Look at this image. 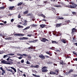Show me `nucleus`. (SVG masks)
I'll return each mask as SVG.
<instances>
[{"instance_id":"obj_1","label":"nucleus","mask_w":77,"mask_h":77,"mask_svg":"<svg viewBox=\"0 0 77 77\" xmlns=\"http://www.w3.org/2000/svg\"><path fill=\"white\" fill-rule=\"evenodd\" d=\"M70 5H68L66 6L67 8H71V9H75L76 7H77V5L75 4L74 2H69Z\"/></svg>"},{"instance_id":"obj_2","label":"nucleus","mask_w":77,"mask_h":77,"mask_svg":"<svg viewBox=\"0 0 77 77\" xmlns=\"http://www.w3.org/2000/svg\"><path fill=\"white\" fill-rule=\"evenodd\" d=\"M42 72H48V70H47V67L46 66H44L42 67Z\"/></svg>"},{"instance_id":"obj_3","label":"nucleus","mask_w":77,"mask_h":77,"mask_svg":"<svg viewBox=\"0 0 77 77\" xmlns=\"http://www.w3.org/2000/svg\"><path fill=\"white\" fill-rule=\"evenodd\" d=\"M40 40L42 42H45L46 41H48V40L47 39L45 38H40Z\"/></svg>"},{"instance_id":"obj_4","label":"nucleus","mask_w":77,"mask_h":77,"mask_svg":"<svg viewBox=\"0 0 77 77\" xmlns=\"http://www.w3.org/2000/svg\"><path fill=\"white\" fill-rule=\"evenodd\" d=\"M38 57H40V58H41V59H42V60H44V59H45V56L42 54H41V55H39Z\"/></svg>"},{"instance_id":"obj_5","label":"nucleus","mask_w":77,"mask_h":77,"mask_svg":"<svg viewBox=\"0 0 77 77\" xmlns=\"http://www.w3.org/2000/svg\"><path fill=\"white\" fill-rule=\"evenodd\" d=\"M14 35L17 36H24L25 35L22 34H14Z\"/></svg>"},{"instance_id":"obj_6","label":"nucleus","mask_w":77,"mask_h":77,"mask_svg":"<svg viewBox=\"0 0 77 77\" xmlns=\"http://www.w3.org/2000/svg\"><path fill=\"white\" fill-rule=\"evenodd\" d=\"M55 18L57 20H63V19H64V18H63V17H60V16H56L55 17Z\"/></svg>"},{"instance_id":"obj_7","label":"nucleus","mask_w":77,"mask_h":77,"mask_svg":"<svg viewBox=\"0 0 77 77\" xmlns=\"http://www.w3.org/2000/svg\"><path fill=\"white\" fill-rule=\"evenodd\" d=\"M77 30L75 29V28H73L72 29V32L71 33L72 34V35H74V32H77Z\"/></svg>"},{"instance_id":"obj_8","label":"nucleus","mask_w":77,"mask_h":77,"mask_svg":"<svg viewBox=\"0 0 77 77\" xmlns=\"http://www.w3.org/2000/svg\"><path fill=\"white\" fill-rule=\"evenodd\" d=\"M14 6H10L8 8L9 10H10V11H13V10H15V9H14Z\"/></svg>"},{"instance_id":"obj_9","label":"nucleus","mask_w":77,"mask_h":77,"mask_svg":"<svg viewBox=\"0 0 77 77\" xmlns=\"http://www.w3.org/2000/svg\"><path fill=\"white\" fill-rule=\"evenodd\" d=\"M65 22L66 23L63 24L62 25L63 26V25H66V24H69V23H70V20H68L67 21H65Z\"/></svg>"},{"instance_id":"obj_10","label":"nucleus","mask_w":77,"mask_h":77,"mask_svg":"<svg viewBox=\"0 0 77 77\" xmlns=\"http://www.w3.org/2000/svg\"><path fill=\"white\" fill-rule=\"evenodd\" d=\"M19 39L20 40H24V39H28L29 38L28 37H23V38H20Z\"/></svg>"},{"instance_id":"obj_11","label":"nucleus","mask_w":77,"mask_h":77,"mask_svg":"<svg viewBox=\"0 0 77 77\" xmlns=\"http://www.w3.org/2000/svg\"><path fill=\"white\" fill-rule=\"evenodd\" d=\"M17 54V55H19V56H22V57H23V56H25L26 57L28 56L26 54Z\"/></svg>"},{"instance_id":"obj_12","label":"nucleus","mask_w":77,"mask_h":77,"mask_svg":"<svg viewBox=\"0 0 77 77\" xmlns=\"http://www.w3.org/2000/svg\"><path fill=\"white\" fill-rule=\"evenodd\" d=\"M60 63L61 64V65H65V63H64V62H63V61L62 60H60Z\"/></svg>"},{"instance_id":"obj_13","label":"nucleus","mask_w":77,"mask_h":77,"mask_svg":"<svg viewBox=\"0 0 77 77\" xmlns=\"http://www.w3.org/2000/svg\"><path fill=\"white\" fill-rule=\"evenodd\" d=\"M59 70L58 69H56L54 71L55 72V74L56 75H58V74L59 73Z\"/></svg>"},{"instance_id":"obj_14","label":"nucleus","mask_w":77,"mask_h":77,"mask_svg":"<svg viewBox=\"0 0 77 77\" xmlns=\"http://www.w3.org/2000/svg\"><path fill=\"white\" fill-rule=\"evenodd\" d=\"M35 66H33V65H32L30 66L31 67H34V68H39V65H36Z\"/></svg>"},{"instance_id":"obj_15","label":"nucleus","mask_w":77,"mask_h":77,"mask_svg":"<svg viewBox=\"0 0 77 77\" xmlns=\"http://www.w3.org/2000/svg\"><path fill=\"white\" fill-rule=\"evenodd\" d=\"M26 16H27V17H29V16H30V18H33V15H32V14H27L26 15Z\"/></svg>"},{"instance_id":"obj_16","label":"nucleus","mask_w":77,"mask_h":77,"mask_svg":"<svg viewBox=\"0 0 77 77\" xmlns=\"http://www.w3.org/2000/svg\"><path fill=\"white\" fill-rule=\"evenodd\" d=\"M61 26H62V23L57 24L56 25V27H60Z\"/></svg>"},{"instance_id":"obj_17","label":"nucleus","mask_w":77,"mask_h":77,"mask_svg":"<svg viewBox=\"0 0 77 77\" xmlns=\"http://www.w3.org/2000/svg\"><path fill=\"white\" fill-rule=\"evenodd\" d=\"M24 24H23V25L25 26H26V25H27V21H26V20H24Z\"/></svg>"},{"instance_id":"obj_18","label":"nucleus","mask_w":77,"mask_h":77,"mask_svg":"<svg viewBox=\"0 0 77 77\" xmlns=\"http://www.w3.org/2000/svg\"><path fill=\"white\" fill-rule=\"evenodd\" d=\"M39 16L40 17H43L44 18H45V15H44L43 14H39Z\"/></svg>"},{"instance_id":"obj_19","label":"nucleus","mask_w":77,"mask_h":77,"mask_svg":"<svg viewBox=\"0 0 77 77\" xmlns=\"http://www.w3.org/2000/svg\"><path fill=\"white\" fill-rule=\"evenodd\" d=\"M6 62H7V61H6L5 60H3L1 61V63H3L4 64H6Z\"/></svg>"},{"instance_id":"obj_20","label":"nucleus","mask_w":77,"mask_h":77,"mask_svg":"<svg viewBox=\"0 0 77 77\" xmlns=\"http://www.w3.org/2000/svg\"><path fill=\"white\" fill-rule=\"evenodd\" d=\"M49 9L51 11H52L53 12L55 11V8H51Z\"/></svg>"},{"instance_id":"obj_21","label":"nucleus","mask_w":77,"mask_h":77,"mask_svg":"<svg viewBox=\"0 0 77 77\" xmlns=\"http://www.w3.org/2000/svg\"><path fill=\"white\" fill-rule=\"evenodd\" d=\"M52 44H59V43H58V42H56V41H54L52 40Z\"/></svg>"},{"instance_id":"obj_22","label":"nucleus","mask_w":77,"mask_h":77,"mask_svg":"<svg viewBox=\"0 0 77 77\" xmlns=\"http://www.w3.org/2000/svg\"><path fill=\"white\" fill-rule=\"evenodd\" d=\"M50 74H56V72L53 71H51L50 72Z\"/></svg>"},{"instance_id":"obj_23","label":"nucleus","mask_w":77,"mask_h":77,"mask_svg":"<svg viewBox=\"0 0 77 77\" xmlns=\"http://www.w3.org/2000/svg\"><path fill=\"white\" fill-rule=\"evenodd\" d=\"M30 26H29L26 27L23 30V31H24V30H27V29H30Z\"/></svg>"},{"instance_id":"obj_24","label":"nucleus","mask_w":77,"mask_h":77,"mask_svg":"<svg viewBox=\"0 0 77 77\" xmlns=\"http://www.w3.org/2000/svg\"><path fill=\"white\" fill-rule=\"evenodd\" d=\"M29 13V11L28 10H27L25 12H24L23 13V14L24 15H26V14H27Z\"/></svg>"},{"instance_id":"obj_25","label":"nucleus","mask_w":77,"mask_h":77,"mask_svg":"<svg viewBox=\"0 0 77 77\" xmlns=\"http://www.w3.org/2000/svg\"><path fill=\"white\" fill-rule=\"evenodd\" d=\"M11 69H12L14 70V72H17V70H16V69L15 68H14V67H11Z\"/></svg>"},{"instance_id":"obj_26","label":"nucleus","mask_w":77,"mask_h":77,"mask_svg":"<svg viewBox=\"0 0 77 77\" xmlns=\"http://www.w3.org/2000/svg\"><path fill=\"white\" fill-rule=\"evenodd\" d=\"M61 42H63V43H64V44H66V41L63 39H61Z\"/></svg>"},{"instance_id":"obj_27","label":"nucleus","mask_w":77,"mask_h":77,"mask_svg":"<svg viewBox=\"0 0 77 77\" xmlns=\"http://www.w3.org/2000/svg\"><path fill=\"white\" fill-rule=\"evenodd\" d=\"M30 26L31 27H36V26H38L36 24H33L32 25H30Z\"/></svg>"},{"instance_id":"obj_28","label":"nucleus","mask_w":77,"mask_h":77,"mask_svg":"<svg viewBox=\"0 0 77 77\" xmlns=\"http://www.w3.org/2000/svg\"><path fill=\"white\" fill-rule=\"evenodd\" d=\"M54 7H57L58 8V7H60V8H62V6L61 5H54Z\"/></svg>"},{"instance_id":"obj_29","label":"nucleus","mask_w":77,"mask_h":77,"mask_svg":"<svg viewBox=\"0 0 77 77\" xmlns=\"http://www.w3.org/2000/svg\"><path fill=\"white\" fill-rule=\"evenodd\" d=\"M21 5H24V4H23L22 2H20V3H19L18 4H17V6H20Z\"/></svg>"},{"instance_id":"obj_30","label":"nucleus","mask_w":77,"mask_h":77,"mask_svg":"<svg viewBox=\"0 0 77 77\" xmlns=\"http://www.w3.org/2000/svg\"><path fill=\"white\" fill-rule=\"evenodd\" d=\"M17 27H19V28H24V26H21V25H19L17 26Z\"/></svg>"},{"instance_id":"obj_31","label":"nucleus","mask_w":77,"mask_h":77,"mask_svg":"<svg viewBox=\"0 0 77 77\" xmlns=\"http://www.w3.org/2000/svg\"><path fill=\"white\" fill-rule=\"evenodd\" d=\"M40 26L41 27V28H44V27H45V25L44 24H42L40 25Z\"/></svg>"},{"instance_id":"obj_32","label":"nucleus","mask_w":77,"mask_h":77,"mask_svg":"<svg viewBox=\"0 0 77 77\" xmlns=\"http://www.w3.org/2000/svg\"><path fill=\"white\" fill-rule=\"evenodd\" d=\"M73 71H74L73 69H71L69 70V73L70 74V73H71V72H73Z\"/></svg>"},{"instance_id":"obj_33","label":"nucleus","mask_w":77,"mask_h":77,"mask_svg":"<svg viewBox=\"0 0 77 77\" xmlns=\"http://www.w3.org/2000/svg\"><path fill=\"white\" fill-rule=\"evenodd\" d=\"M8 55H9V56H14L15 55V54H8Z\"/></svg>"},{"instance_id":"obj_34","label":"nucleus","mask_w":77,"mask_h":77,"mask_svg":"<svg viewBox=\"0 0 77 77\" xmlns=\"http://www.w3.org/2000/svg\"><path fill=\"white\" fill-rule=\"evenodd\" d=\"M48 64H53V63L51 61H49V62H48Z\"/></svg>"},{"instance_id":"obj_35","label":"nucleus","mask_w":77,"mask_h":77,"mask_svg":"<svg viewBox=\"0 0 77 77\" xmlns=\"http://www.w3.org/2000/svg\"><path fill=\"white\" fill-rule=\"evenodd\" d=\"M38 41V40L37 39L34 40H33V42H34V43H35L36 42H37Z\"/></svg>"},{"instance_id":"obj_36","label":"nucleus","mask_w":77,"mask_h":77,"mask_svg":"<svg viewBox=\"0 0 77 77\" xmlns=\"http://www.w3.org/2000/svg\"><path fill=\"white\" fill-rule=\"evenodd\" d=\"M7 62H9L10 64H12L13 63V62L11 61H7Z\"/></svg>"},{"instance_id":"obj_37","label":"nucleus","mask_w":77,"mask_h":77,"mask_svg":"<svg viewBox=\"0 0 77 77\" xmlns=\"http://www.w3.org/2000/svg\"><path fill=\"white\" fill-rule=\"evenodd\" d=\"M28 59H31L32 58V57L30 56H28Z\"/></svg>"},{"instance_id":"obj_38","label":"nucleus","mask_w":77,"mask_h":77,"mask_svg":"<svg viewBox=\"0 0 77 77\" xmlns=\"http://www.w3.org/2000/svg\"><path fill=\"white\" fill-rule=\"evenodd\" d=\"M72 41L73 42H75V39L74 38V37L73 38Z\"/></svg>"},{"instance_id":"obj_39","label":"nucleus","mask_w":77,"mask_h":77,"mask_svg":"<svg viewBox=\"0 0 77 77\" xmlns=\"http://www.w3.org/2000/svg\"><path fill=\"white\" fill-rule=\"evenodd\" d=\"M5 8V7H0V9H4Z\"/></svg>"},{"instance_id":"obj_40","label":"nucleus","mask_w":77,"mask_h":77,"mask_svg":"<svg viewBox=\"0 0 77 77\" xmlns=\"http://www.w3.org/2000/svg\"><path fill=\"white\" fill-rule=\"evenodd\" d=\"M66 75H68V74H70V73H69V72H66Z\"/></svg>"},{"instance_id":"obj_41","label":"nucleus","mask_w":77,"mask_h":77,"mask_svg":"<svg viewBox=\"0 0 77 77\" xmlns=\"http://www.w3.org/2000/svg\"><path fill=\"white\" fill-rule=\"evenodd\" d=\"M33 49V47L32 46V47H28V49Z\"/></svg>"},{"instance_id":"obj_42","label":"nucleus","mask_w":77,"mask_h":77,"mask_svg":"<svg viewBox=\"0 0 77 77\" xmlns=\"http://www.w3.org/2000/svg\"><path fill=\"white\" fill-rule=\"evenodd\" d=\"M21 17V15L20 14H19L18 16V18H20Z\"/></svg>"},{"instance_id":"obj_43","label":"nucleus","mask_w":77,"mask_h":77,"mask_svg":"<svg viewBox=\"0 0 77 77\" xmlns=\"http://www.w3.org/2000/svg\"><path fill=\"white\" fill-rule=\"evenodd\" d=\"M32 36V34H28L27 35V36H29V37H30Z\"/></svg>"},{"instance_id":"obj_44","label":"nucleus","mask_w":77,"mask_h":77,"mask_svg":"<svg viewBox=\"0 0 77 77\" xmlns=\"http://www.w3.org/2000/svg\"><path fill=\"white\" fill-rule=\"evenodd\" d=\"M26 64H30V62L28 60H27L26 62Z\"/></svg>"},{"instance_id":"obj_45","label":"nucleus","mask_w":77,"mask_h":77,"mask_svg":"<svg viewBox=\"0 0 77 77\" xmlns=\"http://www.w3.org/2000/svg\"><path fill=\"white\" fill-rule=\"evenodd\" d=\"M42 21H47V20H45V19H43L42 20Z\"/></svg>"},{"instance_id":"obj_46","label":"nucleus","mask_w":77,"mask_h":77,"mask_svg":"<svg viewBox=\"0 0 77 77\" xmlns=\"http://www.w3.org/2000/svg\"><path fill=\"white\" fill-rule=\"evenodd\" d=\"M73 77H76L77 76V74H75L73 75Z\"/></svg>"},{"instance_id":"obj_47","label":"nucleus","mask_w":77,"mask_h":77,"mask_svg":"<svg viewBox=\"0 0 77 77\" xmlns=\"http://www.w3.org/2000/svg\"><path fill=\"white\" fill-rule=\"evenodd\" d=\"M6 63L5 64H7V65H11V64L9 62H8V63L6 62V63Z\"/></svg>"},{"instance_id":"obj_48","label":"nucleus","mask_w":77,"mask_h":77,"mask_svg":"<svg viewBox=\"0 0 77 77\" xmlns=\"http://www.w3.org/2000/svg\"><path fill=\"white\" fill-rule=\"evenodd\" d=\"M50 53L48 51H47L46 52V54H49Z\"/></svg>"},{"instance_id":"obj_49","label":"nucleus","mask_w":77,"mask_h":77,"mask_svg":"<svg viewBox=\"0 0 77 77\" xmlns=\"http://www.w3.org/2000/svg\"><path fill=\"white\" fill-rule=\"evenodd\" d=\"M18 58L19 59H21L22 57H18Z\"/></svg>"},{"instance_id":"obj_50","label":"nucleus","mask_w":77,"mask_h":77,"mask_svg":"<svg viewBox=\"0 0 77 77\" xmlns=\"http://www.w3.org/2000/svg\"><path fill=\"white\" fill-rule=\"evenodd\" d=\"M2 71L3 72H2L5 74V70L3 69L2 70Z\"/></svg>"},{"instance_id":"obj_51","label":"nucleus","mask_w":77,"mask_h":77,"mask_svg":"<svg viewBox=\"0 0 77 77\" xmlns=\"http://www.w3.org/2000/svg\"><path fill=\"white\" fill-rule=\"evenodd\" d=\"M21 63H24V60L23 59L21 60Z\"/></svg>"},{"instance_id":"obj_52","label":"nucleus","mask_w":77,"mask_h":77,"mask_svg":"<svg viewBox=\"0 0 77 77\" xmlns=\"http://www.w3.org/2000/svg\"><path fill=\"white\" fill-rule=\"evenodd\" d=\"M49 55H50V56H52V53H49Z\"/></svg>"},{"instance_id":"obj_53","label":"nucleus","mask_w":77,"mask_h":77,"mask_svg":"<svg viewBox=\"0 0 77 77\" xmlns=\"http://www.w3.org/2000/svg\"><path fill=\"white\" fill-rule=\"evenodd\" d=\"M45 56L46 57V58H49V57L48 56L45 55Z\"/></svg>"},{"instance_id":"obj_54","label":"nucleus","mask_w":77,"mask_h":77,"mask_svg":"<svg viewBox=\"0 0 77 77\" xmlns=\"http://www.w3.org/2000/svg\"><path fill=\"white\" fill-rule=\"evenodd\" d=\"M14 21V20L13 19H11V22H13V21Z\"/></svg>"},{"instance_id":"obj_55","label":"nucleus","mask_w":77,"mask_h":77,"mask_svg":"<svg viewBox=\"0 0 77 77\" xmlns=\"http://www.w3.org/2000/svg\"><path fill=\"white\" fill-rule=\"evenodd\" d=\"M44 3L45 4H46V3H47V1H44Z\"/></svg>"},{"instance_id":"obj_56","label":"nucleus","mask_w":77,"mask_h":77,"mask_svg":"<svg viewBox=\"0 0 77 77\" xmlns=\"http://www.w3.org/2000/svg\"><path fill=\"white\" fill-rule=\"evenodd\" d=\"M33 42V41H29L28 42H29V43H30L31 42Z\"/></svg>"},{"instance_id":"obj_57","label":"nucleus","mask_w":77,"mask_h":77,"mask_svg":"<svg viewBox=\"0 0 77 77\" xmlns=\"http://www.w3.org/2000/svg\"><path fill=\"white\" fill-rule=\"evenodd\" d=\"M73 54H75V55H76V54H77V53H75V51H73Z\"/></svg>"},{"instance_id":"obj_58","label":"nucleus","mask_w":77,"mask_h":77,"mask_svg":"<svg viewBox=\"0 0 77 77\" xmlns=\"http://www.w3.org/2000/svg\"><path fill=\"white\" fill-rule=\"evenodd\" d=\"M67 58H71V57L69 56H68L67 57Z\"/></svg>"},{"instance_id":"obj_59","label":"nucleus","mask_w":77,"mask_h":77,"mask_svg":"<svg viewBox=\"0 0 77 77\" xmlns=\"http://www.w3.org/2000/svg\"><path fill=\"white\" fill-rule=\"evenodd\" d=\"M7 55H5L4 56V58H5V57H7Z\"/></svg>"},{"instance_id":"obj_60","label":"nucleus","mask_w":77,"mask_h":77,"mask_svg":"<svg viewBox=\"0 0 77 77\" xmlns=\"http://www.w3.org/2000/svg\"><path fill=\"white\" fill-rule=\"evenodd\" d=\"M10 59L9 58H8L7 59V61H9Z\"/></svg>"},{"instance_id":"obj_61","label":"nucleus","mask_w":77,"mask_h":77,"mask_svg":"<svg viewBox=\"0 0 77 77\" xmlns=\"http://www.w3.org/2000/svg\"><path fill=\"white\" fill-rule=\"evenodd\" d=\"M7 23V22L6 21H4V24H6Z\"/></svg>"},{"instance_id":"obj_62","label":"nucleus","mask_w":77,"mask_h":77,"mask_svg":"<svg viewBox=\"0 0 77 77\" xmlns=\"http://www.w3.org/2000/svg\"><path fill=\"white\" fill-rule=\"evenodd\" d=\"M49 50H54V49L53 48H49Z\"/></svg>"},{"instance_id":"obj_63","label":"nucleus","mask_w":77,"mask_h":77,"mask_svg":"<svg viewBox=\"0 0 77 77\" xmlns=\"http://www.w3.org/2000/svg\"><path fill=\"white\" fill-rule=\"evenodd\" d=\"M10 72H13V71H12V69H10Z\"/></svg>"},{"instance_id":"obj_64","label":"nucleus","mask_w":77,"mask_h":77,"mask_svg":"<svg viewBox=\"0 0 77 77\" xmlns=\"http://www.w3.org/2000/svg\"><path fill=\"white\" fill-rule=\"evenodd\" d=\"M74 45H76V46H77V43H75L74 44Z\"/></svg>"}]
</instances>
